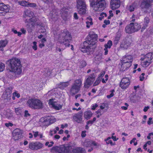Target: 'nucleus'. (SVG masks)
<instances>
[{"mask_svg":"<svg viewBox=\"0 0 153 153\" xmlns=\"http://www.w3.org/2000/svg\"><path fill=\"white\" fill-rule=\"evenodd\" d=\"M87 40L83 42L81 48V51L84 53L94 51L96 48V34L95 32L91 31L87 37Z\"/></svg>","mask_w":153,"mask_h":153,"instance_id":"f257e3e1","label":"nucleus"},{"mask_svg":"<svg viewBox=\"0 0 153 153\" xmlns=\"http://www.w3.org/2000/svg\"><path fill=\"white\" fill-rule=\"evenodd\" d=\"M54 36L57 37L58 42L61 44H63L66 47H69L71 41V35L67 29L59 31L58 29L53 31Z\"/></svg>","mask_w":153,"mask_h":153,"instance_id":"f03ea898","label":"nucleus"},{"mask_svg":"<svg viewBox=\"0 0 153 153\" xmlns=\"http://www.w3.org/2000/svg\"><path fill=\"white\" fill-rule=\"evenodd\" d=\"M75 142H70L66 146L61 145L60 146H53L51 149V151L59 153H72V149L76 146Z\"/></svg>","mask_w":153,"mask_h":153,"instance_id":"7ed1b4c3","label":"nucleus"},{"mask_svg":"<svg viewBox=\"0 0 153 153\" xmlns=\"http://www.w3.org/2000/svg\"><path fill=\"white\" fill-rule=\"evenodd\" d=\"M9 65L11 71L16 75H19L22 73V65L20 59L16 58H12L9 61Z\"/></svg>","mask_w":153,"mask_h":153,"instance_id":"20e7f679","label":"nucleus"},{"mask_svg":"<svg viewBox=\"0 0 153 153\" xmlns=\"http://www.w3.org/2000/svg\"><path fill=\"white\" fill-rule=\"evenodd\" d=\"M23 17L25 19V23L30 24L32 27L35 26L36 22L39 19L37 17L34 15V13L32 11L28 9L24 11Z\"/></svg>","mask_w":153,"mask_h":153,"instance_id":"39448f33","label":"nucleus"},{"mask_svg":"<svg viewBox=\"0 0 153 153\" xmlns=\"http://www.w3.org/2000/svg\"><path fill=\"white\" fill-rule=\"evenodd\" d=\"M82 80L81 78L74 80L70 90L71 95H74L79 92L82 85Z\"/></svg>","mask_w":153,"mask_h":153,"instance_id":"423d86ee","label":"nucleus"},{"mask_svg":"<svg viewBox=\"0 0 153 153\" xmlns=\"http://www.w3.org/2000/svg\"><path fill=\"white\" fill-rule=\"evenodd\" d=\"M27 104L30 108L34 109H41L43 108L42 102L34 98L29 99L27 102Z\"/></svg>","mask_w":153,"mask_h":153,"instance_id":"0eeeda50","label":"nucleus"},{"mask_svg":"<svg viewBox=\"0 0 153 153\" xmlns=\"http://www.w3.org/2000/svg\"><path fill=\"white\" fill-rule=\"evenodd\" d=\"M76 1V7L78 13L80 15L85 14L87 9L85 0H77Z\"/></svg>","mask_w":153,"mask_h":153,"instance_id":"6e6552de","label":"nucleus"},{"mask_svg":"<svg viewBox=\"0 0 153 153\" xmlns=\"http://www.w3.org/2000/svg\"><path fill=\"white\" fill-rule=\"evenodd\" d=\"M141 28V26L136 23H131L127 25L125 28V32L128 34H131L137 31Z\"/></svg>","mask_w":153,"mask_h":153,"instance_id":"1a4fd4ad","label":"nucleus"},{"mask_svg":"<svg viewBox=\"0 0 153 153\" xmlns=\"http://www.w3.org/2000/svg\"><path fill=\"white\" fill-rule=\"evenodd\" d=\"M43 146V144L40 142H32L29 143L28 147L31 150H37L42 149Z\"/></svg>","mask_w":153,"mask_h":153,"instance_id":"9d476101","label":"nucleus"},{"mask_svg":"<svg viewBox=\"0 0 153 153\" xmlns=\"http://www.w3.org/2000/svg\"><path fill=\"white\" fill-rule=\"evenodd\" d=\"M130 84L129 79L126 77L123 78L120 82V86L123 90L126 89Z\"/></svg>","mask_w":153,"mask_h":153,"instance_id":"9b49d317","label":"nucleus"},{"mask_svg":"<svg viewBox=\"0 0 153 153\" xmlns=\"http://www.w3.org/2000/svg\"><path fill=\"white\" fill-rule=\"evenodd\" d=\"M95 75L94 74H92L86 79L84 82V87L85 88H88L93 83L95 80Z\"/></svg>","mask_w":153,"mask_h":153,"instance_id":"f8f14e48","label":"nucleus"},{"mask_svg":"<svg viewBox=\"0 0 153 153\" xmlns=\"http://www.w3.org/2000/svg\"><path fill=\"white\" fill-rule=\"evenodd\" d=\"M12 135L14 140H18L22 137V131L19 128H16L13 131Z\"/></svg>","mask_w":153,"mask_h":153,"instance_id":"ddd939ff","label":"nucleus"},{"mask_svg":"<svg viewBox=\"0 0 153 153\" xmlns=\"http://www.w3.org/2000/svg\"><path fill=\"white\" fill-rule=\"evenodd\" d=\"M13 88L11 87H8L5 89L3 95V97L4 100H10L11 99Z\"/></svg>","mask_w":153,"mask_h":153,"instance_id":"4468645a","label":"nucleus"},{"mask_svg":"<svg viewBox=\"0 0 153 153\" xmlns=\"http://www.w3.org/2000/svg\"><path fill=\"white\" fill-rule=\"evenodd\" d=\"M69 9L68 7H64L60 10V14L62 19L65 20L68 16Z\"/></svg>","mask_w":153,"mask_h":153,"instance_id":"2eb2a0df","label":"nucleus"},{"mask_svg":"<svg viewBox=\"0 0 153 153\" xmlns=\"http://www.w3.org/2000/svg\"><path fill=\"white\" fill-rule=\"evenodd\" d=\"M153 0H143L140 7L142 8L148 9L151 6V4Z\"/></svg>","mask_w":153,"mask_h":153,"instance_id":"dca6fc26","label":"nucleus"},{"mask_svg":"<svg viewBox=\"0 0 153 153\" xmlns=\"http://www.w3.org/2000/svg\"><path fill=\"white\" fill-rule=\"evenodd\" d=\"M82 112H79L75 114L73 116V119L74 121L78 123H81L82 121Z\"/></svg>","mask_w":153,"mask_h":153,"instance_id":"f3484780","label":"nucleus"},{"mask_svg":"<svg viewBox=\"0 0 153 153\" xmlns=\"http://www.w3.org/2000/svg\"><path fill=\"white\" fill-rule=\"evenodd\" d=\"M111 7L113 10L118 8L120 6V0H111Z\"/></svg>","mask_w":153,"mask_h":153,"instance_id":"a211bd4d","label":"nucleus"},{"mask_svg":"<svg viewBox=\"0 0 153 153\" xmlns=\"http://www.w3.org/2000/svg\"><path fill=\"white\" fill-rule=\"evenodd\" d=\"M50 119L46 117L41 118L39 121V124L42 127L48 126L50 124Z\"/></svg>","mask_w":153,"mask_h":153,"instance_id":"6ab92c4d","label":"nucleus"},{"mask_svg":"<svg viewBox=\"0 0 153 153\" xmlns=\"http://www.w3.org/2000/svg\"><path fill=\"white\" fill-rule=\"evenodd\" d=\"M9 5H5L3 3H0V13H6L9 12Z\"/></svg>","mask_w":153,"mask_h":153,"instance_id":"aec40b11","label":"nucleus"},{"mask_svg":"<svg viewBox=\"0 0 153 153\" xmlns=\"http://www.w3.org/2000/svg\"><path fill=\"white\" fill-rule=\"evenodd\" d=\"M153 58V52H149L145 55L143 58H141L140 59L147 60L149 62H152L151 60Z\"/></svg>","mask_w":153,"mask_h":153,"instance_id":"412c9836","label":"nucleus"},{"mask_svg":"<svg viewBox=\"0 0 153 153\" xmlns=\"http://www.w3.org/2000/svg\"><path fill=\"white\" fill-rule=\"evenodd\" d=\"M72 153H86V151L82 147H75L72 149Z\"/></svg>","mask_w":153,"mask_h":153,"instance_id":"4be33fe9","label":"nucleus"},{"mask_svg":"<svg viewBox=\"0 0 153 153\" xmlns=\"http://www.w3.org/2000/svg\"><path fill=\"white\" fill-rule=\"evenodd\" d=\"M84 146L87 147H93L96 146V143L94 141L85 140L84 143Z\"/></svg>","mask_w":153,"mask_h":153,"instance_id":"5701e85b","label":"nucleus"},{"mask_svg":"<svg viewBox=\"0 0 153 153\" xmlns=\"http://www.w3.org/2000/svg\"><path fill=\"white\" fill-rule=\"evenodd\" d=\"M93 113L90 110H87L84 113V117L85 119L89 120L92 117Z\"/></svg>","mask_w":153,"mask_h":153,"instance_id":"b1692460","label":"nucleus"},{"mask_svg":"<svg viewBox=\"0 0 153 153\" xmlns=\"http://www.w3.org/2000/svg\"><path fill=\"white\" fill-rule=\"evenodd\" d=\"M106 4H97L96 5V11L101 12L104 10L106 7Z\"/></svg>","mask_w":153,"mask_h":153,"instance_id":"393cba45","label":"nucleus"},{"mask_svg":"<svg viewBox=\"0 0 153 153\" xmlns=\"http://www.w3.org/2000/svg\"><path fill=\"white\" fill-rule=\"evenodd\" d=\"M86 23V27L87 28H90L91 25L93 24L92 19L91 18L90 16L87 18Z\"/></svg>","mask_w":153,"mask_h":153,"instance_id":"a878e982","label":"nucleus"},{"mask_svg":"<svg viewBox=\"0 0 153 153\" xmlns=\"http://www.w3.org/2000/svg\"><path fill=\"white\" fill-rule=\"evenodd\" d=\"M129 38H127L125 39L124 44H122L121 46L125 49H127L130 45V42L128 41Z\"/></svg>","mask_w":153,"mask_h":153,"instance_id":"bb28decb","label":"nucleus"},{"mask_svg":"<svg viewBox=\"0 0 153 153\" xmlns=\"http://www.w3.org/2000/svg\"><path fill=\"white\" fill-rule=\"evenodd\" d=\"M102 53L100 52L96 55V64H99L102 61Z\"/></svg>","mask_w":153,"mask_h":153,"instance_id":"cd10ccee","label":"nucleus"},{"mask_svg":"<svg viewBox=\"0 0 153 153\" xmlns=\"http://www.w3.org/2000/svg\"><path fill=\"white\" fill-rule=\"evenodd\" d=\"M69 84L68 82H61L58 84V87L62 89H63L67 87L69 85Z\"/></svg>","mask_w":153,"mask_h":153,"instance_id":"c85d7f7f","label":"nucleus"},{"mask_svg":"<svg viewBox=\"0 0 153 153\" xmlns=\"http://www.w3.org/2000/svg\"><path fill=\"white\" fill-rule=\"evenodd\" d=\"M140 60L141 61V64L142 65L144 68L148 67L152 62H149L144 60L140 59Z\"/></svg>","mask_w":153,"mask_h":153,"instance_id":"c756f323","label":"nucleus"},{"mask_svg":"<svg viewBox=\"0 0 153 153\" xmlns=\"http://www.w3.org/2000/svg\"><path fill=\"white\" fill-rule=\"evenodd\" d=\"M124 59H126V61H128V62H129L131 63L133 58L131 55H126L123 57L122 60H123Z\"/></svg>","mask_w":153,"mask_h":153,"instance_id":"7c9ffc66","label":"nucleus"},{"mask_svg":"<svg viewBox=\"0 0 153 153\" xmlns=\"http://www.w3.org/2000/svg\"><path fill=\"white\" fill-rule=\"evenodd\" d=\"M8 43V41L7 39L1 40L0 41V48L5 47Z\"/></svg>","mask_w":153,"mask_h":153,"instance_id":"2f4dec72","label":"nucleus"},{"mask_svg":"<svg viewBox=\"0 0 153 153\" xmlns=\"http://www.w3.org/2000/svg\"><path fill=\"white\" fill-rule=\"evenodd\" d=\"M123 63H125V67L127 69L129 68L131 65V63L130 62H128L126 61V59H124L123 60H121V64H123Z\"/></svg>","mask_w":153,"mask_h":153,"instance_id":"473e14b6","label":"nucleus"},{"mask_svg":"<svg viewBox=\"0 0 153 153\" xmlns=\"http://www.w3.org/2000/svg\"><path fill=\"white\" fill-rule=\"evenodd\" d=\"M137 4L136 3H134L130 6L128 9L130 12H132L134 11V9L136 7Z\"/></svg>","mask_w":153,"mask_h":153,"instance_id":"72a5a7b5","label":"nucleus"},{"mask_svg":"<svg viewBox=\"0 0 153 153\" xmlns=\"http://www.w3.org/2000/svg\"><path fill=\"white\" fill-rule=\"evenodd\" d=\"M18 3L20 5L24 7H28V2L25 1H22L18 2Z\"/></svg>","mask_w":153,"mask_h":153,"instance_id":"f704fd0d","label":"nucleus"},{"mask_svg":"<svg viewBox=\"0 0 153 153\" xmlns=\"http://www.w3.org/2000/svg\"><path fill=\"white\" fill-rule=\"evenodd\" d=\"M89 1L90 3V7L92 8L93 10L96 11L95 9L96 7V1H95V0H89Z\"/></svg>","mask_w":153,"mask_h":153,"instance_id":"c9c22d12","label":"nucleus"},{"mask_svg":"<svg viewBox=\"0 0 153 153\" xmlns=\"http://www.w3.org/2000/svg\"><path fill=\"white\" fill-rule=\"evenodd\" d=\"M15 97L17 98H19L20 97V94L16 91H15L12 94V98L13 100H14L15 99Z\"/></svg>","mask_w":153,"mask_h":153,"instance_id":"e433bc0d","label":"nucleus"},{"mask_svg":"<svg viewBox=\"0 0 153 153\" xmlns=\"http://www.w3.org/2000/svg\"><path fill=\"white\" fill-rule=\"evenodd\" d=\"M112 45V41L110 40H109L107 43V44H105L104 45V46L105 48H110L111 47V46Z\"/></svg>","mask_w":153,"mask_h":153,"instance_id":"4c0bfd02","label":"nucleus"},{"mask_svg":"<svg viewBox=\"0 0 153 153\" xmlns=\"http://www.w3.org/2000/svg\"><path fill=\"white\" fill-rule=\"evenodd\" d=\"M79 68H83L87 65V63L84 60H82L80 62Z\"/></svg>","mask_w":153,"mask_h":153,"instance_id":"58836bf2","label":"nucleus"},{"mask_svg":"<svg viewBox=\"0 0 153 153\" xmlns=\"http://www.w3.org/2000/svg\"><path fill=\"white\" fill-rule=\"evenodd\" d=\"M52 107L56 110H59L62 108V106L60 104H59L58 105L55 104Z\"/></svg>","mask_w":153,"mask_h":153,"instance_id":"ea45409f","label":"nucleus"},{"mask_svg":"<svg viewBox=\"0 0 153 153\" xmlns=\"http://www.w3.org/2000/svg\"><path fill=\"white\" fill-rule=\"evenodd\" d=\"M120 36L118 35H117L116 36L114 42V44L117 45L118 43V42L120 39Z\"/></svg>","mask_w":153,"mask_h":153,"instance_id":"a19ab883","label":"nucleus"},{"mask_svg":"<svg viewBox=\"0 0 153 153\" xmlns=\"http://www.w3.org/2000/svg\"><path fill=\"white\" fill-rule=\"evenodd\" d=\"M103 4H106L105 0H96V5Z\"/></svg>","mask_w":153,"mask_h":153,"instance_id":"79ce46f5","label":"nucleus"},{"mask_svg":"<svg viewBox=\"0 0 153 153\" xmlns=\"http://www.w3.org/2000/svg\"><path fill=\"white\" fill-rule=\"evenodd\" d=\"M54 144V142L53 141H51L50 142H47L45 143V145L48 146V147H50L53 146Z\"/></svg>","mask_w":153,"mask_h":153,"instance_id":"37998d69","label":"nucleus"},{"mask_svg":"<svg viewBox=\"0 0 153 153\" xmlns=\"http://www.w3.org/2000/svg\"><path fill=\"white\" fill-rule=\"evenodd\" d=\"M136 97L135 95H133L130 97V101L133 102H136L137 100L136 99Z\"/></svg>","mask_w":153,"mask_h":153,"instance_id":"c03bdc74","label":"nucleus"},{"mask_svg":"<svg viewBox=\"0 0 153 153\" xmlns=\"http://www.w3.org/2000/svg\"><path fill=\"white\" fill-rule=\"evenodd\" d=\"M15 113L17 115H20L21 114V110L20 108H16L15 109Z\"/></svg>","mask_w":153,"mask_h":153,"instance_id":"a18cd8bd","label":"nucleus"},{"mask_svg":"<svg viewBox=\"0 0 153 153\" xmlns=\"http://www.w3.org/2000/svg\"><path fill=\"white\" fill-rule=\"evenodd\" d=\"M125 63H123V64H122L121 65V67L120 68V71H124L126 70L127 68L125 66Z\"/></svg>","mask_w":153,"mask_h":153,"instance_id":"49530a36","label":"nucleus"},{"mask_svg":"<svg viewBox=\"0 0 153 153\" xmlns=\"http://www.w3.org/2000/svg\"><path fill=\"white\" fill-rule=\"evenodd\" d=\"M28 7L33 8H35L37 7V5L35 3H30L28 2Z\"/></svg>","mask_w":153,"mask_h":153,"instance_id":"de8ad7c7","label":"nucleus"},{"mask_svg":"<svg viewBox=\"0 0 153 153\" xmlns=\"http://www.w3.org/2000/svg\"><path fill=\"white\" fill-rule=\"evenodd\" d=\"M4 64L2 63H0V72L2 71L4 69Z\"/></svg>","mask_w":153,"mask_h":153,"instance_id":"09e8293b","label":"nucleus"},{"mask_svg":"<svg viewBox=\"0 0 153 153\" xmlns=\"http://www.w3.org/2000/svg\"><path fill=\"white\" fill-rule=\"evenodd\" d=\"M96 120V117H94L92 120H90L87 122L86 124H87L91 125Z\"/></svg>","mask_w":153,"mask_h":153,"instance_id":"8fccbe9b","label":"nucleus"},{"mask_svg":"<svg viewBox=\"0 0 153 153\" xmlns=\"http://www.w3.org/2000/svg\"><path fill=\"white\" fill-rule=\"evenodd\" d=\"M150 19L148 17H146L144 18V23L148 25L149 23Z\"/></svg>","mask_w":153,"mask_h":153,"instance_id":"3c124183","label":"nucleus"},{"mask_svg":"<svg viewBox=\"0 0 153 153\" xmlns=\"http://www.w3.org/2000/svg\"><path fill=\"white\" fill-rule=\"evenodd\" d=\"M33 45L32 46L33 49L34 50L36 51L37 50V42L34 41L33 42Z\"/></svg>","mask_w":153,"mask_h":153,"instance_id":"603ef678","label":"nucleus"},{"mask_svg":"<svg viewBox=\"0 0 153 153\" xmlns=\"http://www.w3.org/2000/svg\"><path fill=\"white\" fill-rule=\"evenodd\" d=\"M30 116V114L29 113L28 110H25L24 112V117H29Z\"/></svg>","mask_w":153,"mask_h":153,"instance_id":"864d4df0","label":"nucleus"},{"mask_svg":"<svg viewBox=\"0 0 153 153\" xmlns=\"http://www.w3.org/2000/svg\"><path fill=\"white\" fill-rule=\"evenodd\" d=\"M48 104L49 105H52V106L54 105L55 104L53 102V99H50L49 101Z\"/></svg>","mask_w":153,"mask_h":153,"instance_id":"5fc2aeb1","label":"nucleus"},{"mask_svg":"<svg viewBox=\"0 0 153 153\" xmlns=\"http://www.w3.org/2000/svg\"><path fill=\"white\" fill-rule=\"evenodd\" d=\"M148 26V25L144 23L143 25V26H142L141 31V32H142Z\"/></svg>","mask_w":153,"mask_h":153,"instance_id":"6e6d98bb","label":"nucleus"},{"mask_svg":"<svg viewBox=\"0 0 153 153\" xmlns=\"http://www.w3.org/2000/svg\"><path fill=\"white\" fill-rule=\"evenodd\" d=\"M114 90H112L111 93L109 95H107V97L108 98H110L111 97H112L114 95Z\"/></svg>","mask_w":153,"mask_h":153,"instance_id":"4d7b16f0","label":"nucleus"},{"mask_svg":"<svg viewBox=\"0 0 153 153\" xmlns=\"http://www.w3.org/2000/svg\"><path fill=\"white\" fill-rule=\"evenodd\" d=\"M152 117H149V120L147 122V123L148 125H150L151 124H153V120Z\"/></svg>","mask_w":153,"mask_h":153,"instance_id":"13d9d810","label":"nucleus"},{"mask_svg":"<svg viewBox=\"0 0 153 153\" xmlns=\"http://www.w3.org/2000/svg\"><path fill=\"white\" fill-rule=\"evenodd\" d=\"M5 126L7 127H8L10 126L12 127L13 126V124L12 123L9 122L8 123H5Z\"/></svg>","mask_w":153,"mask_h":153,"instance_id":"bf43d9fd","label":"nucleus"},{"mask_svg":"<svg viewBox=\"0 0 153 153\" xmlns=\"http://www.w3.org/2000/svg\"><path fill=\"white\" fill-rule=\"evenodd\" d=\"M33 136L34 138H36L39 135V132L38 131H33Z\"/></svg>","mask_w":153,"mask_h":153,"instance_id":"052dcab7","label":"nucleus"},{"mask_svg":"<svg viewBox=\"0 0 153 153\" xmlns=\"http://www.w3.org/2000/svg\"><path fill=\"white\" fill-rule=\"evenodd\" d=\"M102 78L98 77L97 79H96V85H98L101 81Z\"/></svg>","mask_w":153,"mask_h":153,"instance_id":"680f3d73","label":"nucleus"},{"mask_svg":"<svg viewBox=\"0 0 153 153\" xmlns=\"http://www.w3.org/2000/svg\"><path fill=\"white\" fill-rule=\"evenodd\" d=\"M86 131H82L81 135L82 137H84L86 136Z\"/></svg>","mask_w":153,"mask_h":153,"instance_id":"e2e57ef3","label":"nucleus"},{"mask_svg":"<svg viewBox=\"0 0 153 153\" xmlns=\"http://www.w3.org/2000/svg\"><path fill=\"white\" fill-rule=\"evenodd\" d=\"M106 142V143L107 144H110L111 145H114V144H113L112 141L111 140H109L108 141L106 140H105Z\"/></svg>","mask_w":153,"mask_h":153,"instance_id":"0e129e2a","label":"nucleus"},{"mask_svg":"<svg viewBox=\"0 0 153 153\" xmlns=\"http://www.w3.org/2000/svg\"><path fill=\"white\" fill-rule=\"evenodd\" d=\"M101 110H98L97 111H96V114H97L98 115L96 114V116L97 117H99L101 115V114L100 112V111Z\"/></svg>","mask_w":153,"mask_h":153,"instance_id":"69168bd1","label":"nucleus"},{"mask_svg":"<svg viewBox=\"0 0 153 153\" xmlns=\"http://www.w3.org/2000/svg\"><path fill=\"white\" fill-rule=\"evenodd\" d=\"M74 18L76 20H77L79 18L76 13H74Z\"/></svg>","mask_w":153,"mask_h":153,"instance_id":"338daca9","label":"nucleus"},{"mask_svg":"<svg viewBox=\"0 0 153 153\" xmlns=\"http://www.w3.org/2000/svg\"><path fill=\"white\" fill-rule=\"evenodd\" d=\"M104 23L106 25H109L110 24V21L109 20H105Z\"/></svg>","mask_w":153,"mask_h":153,"instance_id":"774afa93","label":"nucleus"}]
</instances>
